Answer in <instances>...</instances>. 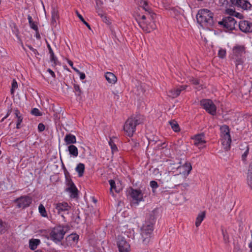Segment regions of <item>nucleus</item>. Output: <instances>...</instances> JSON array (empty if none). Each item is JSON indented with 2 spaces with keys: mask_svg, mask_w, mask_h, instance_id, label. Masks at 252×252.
I'll return each mask as SVG.
<instances>
[{
  "mask_svg": "<svg viewBox=\"0 0 252 252\" xmlns=\"http://www.w3.org/2000/svg\"><path fill=\"white\" fill-rule=\"evenodd\" d=\"M71 207L66 202L58 203L55 204V209L58 214H61L63 212L67 211Z\"/></svg>",
  "mask_w": 252,
  "mask_h": 252,
  "instance_id": "17",
  "label": "nucleus"
},
{
  "mask_svg": "<svg viewBox=\"0 0 252 252\" xmlns=\"http://www.w3.org/2000/svg\"><path fill=\"white\" fill-rule=\"evenodd\" d=\"M108 83L112 84H114L116 83L117 80H107Z\"/></svg>",
  "mask_w": 252,
  "mask_h": 252,
  "instance_id": "60",
  "label": "nucleus"
},
{
  "mask_svg": "<svg viewBox=\"0 0 252 252\" xmlns=\"http://www.w3.org/2000/svg\"><path fill=\"white\" fill-rule=\"evenodd\" d=\"M150 185L152 188L153 192H155L156 189L158 187V183L155 181H152L150 183Z\"/></svg>",
  "mask_w": 252,
  "mask_h": 252,
  "instance_id": "41",
  "label": "nucleus"
},
{
  "mask_svg": "<svg viewBox=\"0 0 252 252\" xmlns=\"http://www.w3.org/2000/svg\"><path fill=\"white\" fill-rule=\"evenodd\" d=\"M59 19H56V18H52L51 19V26L53 27H56V25H57V21Z\"/></svg>",
  "mask_w": 252,
  "mask_h": 252,
  "instance_id": "53",
  "label": "nucleus"
},
{
  "mask_svg": "<svg viewBox=\"0 0 252 252\" xmlns=\"http://www.w3.org/2000/svg\"><path fill=\"white\" fill-rule=\"evenodd\" d=\"M66 60H67V62L69 64V65H70V66L72 67V68L73 69V67H74L73 66V62H72L71 60H69V59H66Z\"/></svg>",
  "mask_w": 252,
  "mask_h": 252,
  "instance_id": "56",
  "label": "nucleus"
},
{
  "mask_svg": "<svg viewBox=\"0 0 252 252\" xmlns=\"http://www.w3.org/2000/svg\"><path fill=\"white\" fill-rule=\"evenodd\" d=\"M67 237L69 240L72 241L74 243L77 242L79 239V236L77 234H71Z\"/></svg>",
  "mask_w": 252,
  "mask_h": 252,
  "instance_id": "38",
  "label": "nucleus"
},
{
  "mask_svg": "<svg viewBox=\"0 0 252 252\" xmlns=\"http://www.w3.org/2000/svg\"><path fill=\"white\" fill-rule=\"evenodd\" d=\"M129 193L133 200L136 201L137 203L140 201L143 198V194L140 190L131 189V191Z\"/></svg>",
  "mask_w": 252,
  "mask_h": 252,
  "instance_id": "16",
  "label": "nucleus"
},
{
  "mask_svg": "<svg viewBox=\"0 0 252 252\" xmlns=\"http://www.w3.org/2000/svg\"><path fill=\"white\" fill-rule=\"evenodd\" d=\"M69 229V226L65 225H57L52 229L50 232L51 239L56 243L61 242L64 235Z\"/></svg>",
  "mask_w": 252,
  "mask_h": 252,
  "instance_id": "5",
  "label": "nucleus"
},
{
  "mask_svg": "<svg viewBox=\"0 0 252 252\" xmlns=\"http://www.w3.org/2000/svg\"><path fill=\"white\" fill-rule=\"evenodd\" d=\"M153 232L141 230L140 241L143 245H148L151 241Z\"/></svg>",
  "mask_w": 252,
  "mask_h": 252,
  "instance_id": "14",
  "label": "nucleus"
},
{
  "mask_svg": "<svg viewBox=\"0 0 252 252\" xmlns=\"http://www.w3.org/2000/svg\"><path fill=\"white\" fill-rule=\"evenodd\" d=\"M239 27L240 30L244 32H252V23L244 20L241 21L239 23Z\"/></svg>",
  "mask_w": 252,
  "mask_h": 252,
  "instance_id": "13",
  "label": "nucleus"
},
{
  "mask_svg": "<svg viewBox=\"0 0 252 252\" xmlns=\"http://www.w3.org/2000/svg\"><path fill=\"white\" fill-rule=\"evenodd\" d=\"M232 5L244 10L250 9L252 4L247 0H230Z\"/></svg>",
  "mask_w": 252,
  "mask_h": 252,
  "instance_id": "12",
  "label": "nucleus"
},
{
  "mask_svg": "<svg viewBox=\"0 0 252 252\" xmlns=\"http://www.w3.org/2000/svg\"><path fill=\"white\" fill-rule=\"evenodd\" d=\"M248 173H252V162L249 165Z\"/></svg>",
  "mask_w": 252,
  "mask_h": 252,
  "instance_id": "57",
  "label": "nucleus"
},
{
  "mask_svg": "<svg viewBox=\"0 0 252 252\" xmlns=\"http://www.w3.org/2000/svg\"><path fill=\"white\" fill-rule=\"evenodd\" d=\"M7 230V225L5 222L0 219V235L4 233Z\"/></svg>",
  "mask_w": 252,
  "mask_h": 252,
  "instance_id": "31",
  "label": "nucleus"
},
{
  "mask_svg": "<svg viewBox=\"0 0 252 252\" xmlns=\"http://www.w3.org/2000/svg\"><path fill=\"white\" fill-rule=\"evenodd\" d=\"M105 79H117L116 76L112 72H107L105 74Z\"/></svg>",
  "mask_w": 252,
  "mask_h": 252,
  "instance_id": "46",
  "label": "nucleus"
},
{
  "mask_svg": "<svg viewBox=\"0 0 252 252\" xmlns=\"http://www.w3.org/2000/svg\"><path fill=\"white\" fill-rule=\"evenodd\" d=\"M200 105L210 114L216 115L217 108L211 100L202 99L200 101Z\"/></svg>",
  "mask_w": 252,
  "mask_h": 252,
  "instance_id": "7",
  "label": "nucleus"
},
{
  "mask_svg": "<svg viewBox=\"0 0 252 252\" xmlns=\"http://www.w3.org/2000/svg\"><path fill=\"white\" fill-rule=\"evenodd\" d=\"M12 112V109L10 108V109H8V111H7V114L5 116H4L1 120V121H0V123H2L4 120V119H5L6 118H7L9 116V115L10 114V113H11Z\"/></svg>",
  "mask_w": 252,
  "mask_h": 252,
  "instance_id": "54",
  "label": "nucleus"
},
{
  "mask_svg": "<svg viewBox=\"0 0 252 252\" xmlns=\"http://www.w3.org/2000/svg\"><path fill=\"white\" fill-rule=\"evenodd\" d=\"M46 43H47V47L48 49L49 53L50 55V61L52 63H53V64L55 65H56L57 64L58 59L56 57V56L55 55L50 45L47 42V41H46Z\"/></svg>",
  "mask_w": 252,
  "mask_h": 252,
  "instance_id": "21",
  "label": "nucleus"
},
{
  "mask_svg": "<svg viewBox=\"0 0 252 252\" xmlns=\"http://www.w3.org/2000/svg\"><path fill=\"white\" fill-rule=\"evenodd\" d=\"M141 1H146V0H135V2L138 4H141Z\"/></svg>",
  "mask_w": 252,
  "mask_h": 252,
  "instance_id": "64",
  "label": "nucleus"
},
{
  "mask_svg": "<svg viewBox=\"0 0 252 252\" xmlns=\"http://www.w3.org/2000/svg\"><path fill=\"white\" fill-rule=\"evenodd\" d=\"M48 71L51 74V75H52V76L53 77H54V78L55 77V74L54 72V71H53L51 69H48Z\"/></svg>",
  "mask_w": 252,
  "mask_h": 252,
  "instance_id": "59",
  "label": "nucleus"
},
{
  "mask_svg": "<svg viewBox=\"0 0 252 252\" xmlns=\"http://www.w3.org/2000/svg\"><path fill=\"white\" fill-rule=\"evenodd\" d=\"M144 120V116L139 113H136L128 118L124 126V130L127 135L129 137L132 136L136 130V126L142 124Z\"/></svg>",
  "mask_w": 252,
  "mask_h": 252,
  "instance_id": "3",
  "label": "nucleus"
},
{
  "mask_svg": "<svg viewBox=\"0 0 252 252\" xmlns=\"http://www.w3.org/2000/svg\"><path fill=\"white\" fill-rule=\"evenodd\" d=\"M196 18L197 23L204 29L210 30L216 23L214 13L207 9L199 10Z\"/></svg>",
  "mask_w": 252,
  "mask_h": 252,
  "instance_id": "2",
  "label": "nucleus"
},
{
  "mask_svg": "<svg viewBox=\"0 0 252 252\" xmlns=\"http://www.w3.org/2000/svg\"><path fill=\"white\" fill-rule=\"evenodd\" d=\"M40 243V241L37 239H32L29 241V247L32 250H35Z\"/></svg>",
  "mask_w": 252,
  "mask_h": 252,
  "instance_id": "26",
  "label": "nucleus"
},
{
  "mask_svg": "<svg viewBox=\"0 0 252 252\" xmlns=\"http://www.w3.org/2000/svg\"><path fill=\"white\" fill-rule=\"evenodd\" d=\"M73 69L75 72H76L78 74H79L80 75V79H85V78L86 75H85V73H84L83 72H81L78 69H77L75 67H73Z\"/></svg>",
  "mask_w": 252,
  "mask_h": 252,
  "instance_id": "49",
  "label": "nucleus"
},
{
  "mask_svg": "<svg viewBox=\"0 0 252 252\" xmlns=\"http://www.w3.org/2000/svg\"><path fill=\"white\" fill-rule=\"evenodd\" d=\"M225 55H226L225 50L220 49L219 51L218 55H219V57H220L221 58H223L225 56Z\"/></svg>",
  "mask_w": 252,
  "mask_h": 252,
  "instance_id": "48",
  "label": "nucleus"
},
{
  "mask_svg": "<svg viewBox=\"0 0 252 252\" xmlns=\"http://www.w3.org/2000/svg\"><path fill=\"white\" fill-rule=\"evenodd\" d=\"M18 88V84L15 80H13L10 90L11 94H13L16 89Z\"/></svg>",
  "mask_w": 252,
  "mask_h": 252,
  "instance_id": "43",
  "label": "nucleus"
},
{
  "mask_svg": "<svg viewBox=\"0 0 252 252\" xmlns=\"http://www.w3.org/2000/svg\"><path fill=\"white\" fill-rule=\"evenodd\" d=\"M70 187L66 189L67 191H69L71 193V197L72 198H76L78 196V189L75 187L73 182H71Z\"/></svg>",
  "mask_w": 252,
  "mask_h": 252,
  "instance_id": "22",
  "label": "nucleus"
},
{
  "mask_svg": "<svg viewBox=\"0 0 252 252\" xmlns=\"http://www.w3.org/2000/svg\"><path fill=\"white\" fill-rule=\"evenodd\" d=\"M52 18L59 19V16L58 11L55 8H53L52 10Z\"/></svg>",
  "mask_w": 252,
  "mask_h": 252,
  "instance_id": "47",
  "label": "nucleus"
},
{
  "mask_svg": "<svg viewBox=\"0 0 252 252\" xmlns=\"http://www.w3.org/2000/svg\"><path fill=\"white\" fill-rule=\"evenodd\" d=\"M131 144L132 147H135V148L138 147L139 145V143L138 142H137L133 140H132Z\"/></svg>",
  "mask_w": 252,
  "mask_h": 252,
  "instance_id": "55",
  "label": "nucleus"
},
{
  "mask_svg": "<svg viewBox=\"0 0 252 252\" xmlns=\"http://www.w3.org/2000/svg\"><path fill=\"white\" fill-rule=\"evenodd\" d=\"M28 19L29 21V23L30 26V27L34 30L35 31H38V27L34 23V22L32 21V16H31L30 15L28 16Z\"/></svg>",
  "mask_w": 252,
  "mask_h": 252,
  "instance_id": "32",
  "label": "nucleus"
},
{
  "mask_svg": "<svg viewBox=\"0 0 252 252\" xmlns=\"http://www.w3.org/2000/svg\"><path fill=\"white\" fill-rule=\"evenodd\" d=\"M97 12L99 16L101 18L102 20L107 24H109L110 23L109 20L108 19L107 16L102 11L99 9L97 10Z\"/></svg>",
  "mask_w": 252,
  "mask_h": 252,
  "instance_id": "33",
  "label": "nucleus"
},
{
  "mask_svg": "<svg viewBox=\"0 0 252 252\" xmlns=\"http://www.w3.org/2000/svg\"><path fill=\"white\" fill-rule=\"evenodd\" d=\"M237 22L232 16H228L223 18L221 21L219 22L218 24L222 26L223 28L229 31H232L235 28V25Z\"/></svg>",
  "mask_w": 252,
  "mask_h": 252,
  "instance_id": "9",
  "label": "nucleus"
},
{
  "mask_svg": "<svg viewBox=\"0 0 252 252\" xmlns=\"http://www.w3.org/2000/svg\"><path fill=\"white\" fill-rule=\"evenodd\" d=\"M187 86H180L179 87L176 88V89H172V90H170L169 91V96L172 97V98H175V97H177V96H178L181 92L185 90L187 88Z\"/></svg>",
  "mask_w": 252,
  "mask_h": 252,
  "instance_id": "18",
  "label": "nucleus"
},
{
  "mask_svg": "<svg viewBox=\"0 0 252 252\" xmlns=\"http://www.w3.org/2000/svg\"><path fill=\"white\" fill-rule=\"evenodd\" d=\"M76 14L79 19L88 28V29L91 30L90 25L86 22L83 16L79 13L78 11H76Z\"/></svg>",
  "mask_w": 252,
  "mask_h": 252,
  "instance_id": "36",
  "label": "nucleus"
},
{
  "mask_svg": "<svg viewBox=\"0 0 252 252\" xmlns=\"http://www.w3.org/2000/svg\"><path fill=\"white\" fill-rule=\"evenodd\" d=\"M35 32H36V38L40 39V34L39 33L38 30L37 31H35Z\"/></svg>",
  "mask_w": 252,
  "mask_h": 252,
  "instance_id": "63",
  "label": "nucleus"
},
{
  "mask_svg": "<svg viewBox=\"0 0 252 252\" xmlns=\"http://www.w3.org/2000/svg\"><path fill=\"white\" fill-rule=\"evenodd\" d=\"M14 112L15 117L17 118L16 128L19 129L21 128L20 125L21 123L23 122V117L21 114L20 111L17 109V108L14 109Z\"/></svg>",
  "mask_w": 252,
  "mask_h": 252,
  "instance_id": "23",
  "label": "nucleus"
},
{
  "mask_svg": "<svg viewBox=\"0 0 252 252\" xmlns=\"http://www.w3.org/2000/svg\"><path fill=\"white\" fill-rule=\"evenodd\" d=\"M31 114L35 116H40L42 115V113L40 112L39 109L36 108H33L32 110Z\"/></svg>",
  "mask_w": 252,
  "mask_h": 252,
  "instance_id": "44",
  "label": "nucleus"
},
{
  "mask_svg": "<svg viewBox=\"0 0 252 252\" xmlns=\"http://www.w3.org/2000/svg\"><path fill=\"white\" fill-rule=\"evenodd\" d=\"M68 151L70 156L73 157H77L78 155V149L74 145H70L68 146Z\"/></svg>",
  "mask_w": 252,
  "mask_h": 252,
  "instance_id": "25",
  "label": "nucleus"
},
{
  "mask_svg": "<svg viewBox=\"0 0 252 252\" xmlns=\"http://www.w3.org/2000/svg\"><path fill=\"white\" fill-rule=\"evenodd\" d=\"M48 252H58V251L54 248H50Z\"/></svg>",
  "mask_w": 252,
  "mask_h": 252,
  "instance_id": "62",
  "label": "nucleus"
},
{
  "mask_svg": "<svg viewBox=\"0 0 252 252\" xmlns=\"http://www.w3.org/2000/svg\"><path fill=\"white\" fill-rule=\"evenodd\" d=\"M137 91L139 92V93H138V95H140L141 94H143L145 92V89L143 88V87L141 85L137 87Z\"/></svg>",
  "mask_w": 252,
  "mask_h": 252,
  "instance_id": "50",
  "label": "nucleus"
},
{
  "mask_svg": "<svg viewBox=\"0 0 252 252\" xmlns=\"http://www.w3.org/2000/svg\"><path fill=\"white\" fill-rule=\"evenodd\" d=\"M45 126L42 123H39L38 125V130L39 132H42L45 130Z\"/></svg>",
  "mask_w": 252,
  "mask_h": 252,
  "instance_id": "51",
  "label": "nucleus"
},
{
  "mask_svg": "<svg viewBox=\"0 0 252 252\" xmlns=\"http://www.w3.org/2000/svg\"><path fill=\"white\" fill-rule=\"evenodd\" d=\"M245 146L246 147V149L245 151L244 152V153L242 155V159L243 161H245L246 160V158L248 155L249 151V146L246 143L245 144Z\"/></svg>",
  "mask_w": 252,
  "mask_h": 252,
  "instance_id": "40",
  "label": "nucleus"
},
{
  "mask_svg": "<svg viewBox=\"0 0 252 252\" xmlns=\"http://www.w3.org/2000/svg\"><path fill=\"white\" fill-rule=\"evenodd\" d=\"M226 12L230 16H234L236 11L232 9H226Z\"/></svg>",
  "mask_w": 252,
  "mask_h": 252,
  "instance_id": "52",
  "label": "nucleus"
},
{
  "mask_svg": "<svg viewBox=\"0 0 252 252\" xmlns=\"http://www.w3.org/2000/svg\"><path fill=\"white\" fill-rule=\"evenodd\" d=\"M245 53L246 48L244 45H236L232 49L231 59L235 63L237 70H241L243 68L244 61L242 56Z\"/></svg>",
  "mask_w": 252,
  "mask_h": 252,
  "instance_id": "4",
  "label": "nucleus"
},
{
  "mask_svg": "<svg viewBox=\"0 0 252 252\" xmlns=\"http://www.w3.org/2000/svg\"><path fill=\"white\" fill-rule=\"evenodd\" d=\"M223 127L224 128V132L225 133L224 134L223 139L222 141V145L223 146L224 149L225 151H228L230 148L231 139L229 134V129L228 126H225Z\"/></svg>",
  "mask_w": 252,
  "mask_h": 252,
  "instance_id": "11",
  "label": "nucleus"
},
{
  "mask_svg": "<svg viewBox=\"0 0 252 252\" xmlns=\"http://www.w3.org/2000/svg\"><path fill=\"white\" fill-rule=\"evenodd\" d=\"M109 145L111 147L112 153L118 151V148L112 139L109 140Z\"/></svg>",
  "mask_w": 252,
  "mask_h": 252,
  "instance_id": "39",
  "label": "nucleus"
},
{
  "mask_svg": "<svg viewBox=\"0 0 252 252\" xmlns=\"http://www.w3.org/2000/svg\"><path fill=\"white\" fill-rule=\"evenodd\" d=\"M205 212L203 211L201 212L198 215L195 221V226L196 227H198L200 225L201 223L205 217Z\"/></svg>",
  "mask_w": 252,
  "mask_h": 252,
  "instance_id": "27",
  "label": "nucleus"
},
{
  "mask_svg": "<svg viewBox=\"0 0 252 252\" xmlns=\"http://www.w3.org/2000/svg\"><path fill=\"white\" fill-rule=\"evenodd\" d=\"M11 29H12V32L13 33H14L16 36L17 37V38L18 39H20V37H19V30L17 28V27L16 26V24L15 23H13L11 25Z\"/></svg>",
  "mask_w": 252,
  "mask_h": 252,
  "instance_id": "35",
  "label": "nucleus"
},
{
  "mask_svg": "<svg viewBox=\"0 0 252 252\" xmlns=\"http://www.w3.org/2000/svg\"><path fill=\"white\" fill-rule=\"evenodd\" d=\"M206 143L204 140V134L202 133L195 136L194 145L197 146H200Z\"/></svg>",
  "mask_w": 252,
  "mask_h": 252,
  "instance_id": "19",
  "label": "nucleus"
},
{
  "mask_svg": "<svg viewBox=\"0 0 252 252\" xmlns=\"http://www.w3.org/2000/svg\"><path fill=\"white\" fill-rule=\"evenodd\" d=\"M66 181L67 182V184L68 187H70L71 185L72 184L71 182H73L71 180V179L66 178Z\"/></svg>",
  "mask_w": 252,
  "mask_h": 252,
  "instance_id": "58",
  "label": "nucleus"
},
{
  "mask_svg": "<svg viewBox=\"0 0 252 252\" xmlns=\"http://www.w3.org/2000/svg\"><path fill=\"white\" fill-rule=\"evenodd\" d=\"M84 83H85V82H84L82 80H81V82L79 83V84H78L76 83V80H74V83H73L74 88V90L76 92V94L77 95H81L82 92L81 91L80 86H81L82 87H84Z\"/></svg>",
  "mask_w": 252,
  "mask_h": 252,
  "instance_id": "24",
  "label": "nucleus"
},
{
  "mask_svg": "<svg viewBox=\"0 0 252 252\" xmlns=\"http://www.w3.org/2000/svg\"><path fill=\"white\" fill-rule=\"evenodd\" d=\"M191 82L195 86H198L195 87L196 89L200 90L203 88V85L200 84L199 80H191Z\"/></svg>",
  "mask_w": 252,
  "mask_h": 252,
  "instance_id": "37",
  "label": "nucleus"
},
{
  "mask_svg": "<svg viewBox=\"0 0 252 252\" xmlns=\"http://www.w3.org/2000/svg\"><path fill=\"white\" fill-rule=\"evenodd\" d=\"M177 169L180 170V173L188 175L192 170V166L190 162L186 161L182 166H178Z\"/></svg>",
  "mask_w": 252,
  "mask_h": 252,
  "instance_id": "15",
  "label": "nucleus"
},
{
  "mask_svg": "<svg viewBox=\"0 0 252 252\" xmlns=\"http://www.w3.org/2000/svg\"><path fill=\"white\" fill-rule=\"evenodd\" d=\"M66 145H73L76 142V138L75 135L70 133L67 134L64 138Z\"/></svg>",
  "mask_w": 252,
  "mask_h": 252,
  "instance_id": "20",
  "label": "nucleus"
},
{
  "mask_svg": "<svg viewBox=\"0 0 252 252\" xmlns=\"http://www.w3.org/2000/svg\"><path fill=\"white\" fill-rule=\"evenodd\" d=\"M38 210L41 216L43 217H46L47 216V212L43 204H40L39 205L38 207Z\"/></svg>",
  "mask_w": 252,
  "mask_h": 252,
  "instance_id": "34",
  "label": "nucleus"
},
{
  "mask_svg": "<svg viewBox=\"0 0 252 252\" xmlns=\"http://www.w3.org/2000/svg\"><path fill=\"white\" fill-rule=\"evenodd\" d=\"M117 245L119 252H130V244L124 237L120 235L118 236Z\"/></svg>",
  "mask_w": 252,
  "mask_h": 252,
  "instance_id": "8",
  "label": "nucleus"
},
{
  "mask_svg": "<svg viewBox=\"0 0 252 252\" xmlns=\"http://www.w3.org/2000/svg\"><path fill=\"white\" fill-rule=\"evenodd\" d=\"M169 123L171 126L172 129L175 132H179L180 130L179 126L176 121L171 120L169 122Z\"/></svg>",
  "mask_w": 252,
  "mask_h": 252,
  "instance_id": "30",
  "label": "nucleus"
},
{
  "mask_svg": "<svg viewBox=\"0 0 252 252\" xmlns=\"http://www.w3.org/2000/svg\"><path fill=\"white\" fill-rule=\"evenodd\" d=\"M17 203V207L18 208H25L30 206L32 203V198L28 196H22L14 200Z\"/></svg>",
  "mask_w": 252,
  "mask_h": 252,
  "instance_id": "10",
  "label": "nucleus"
},
{
  "mask_svg": "<svg viewBox=\"0 0 252 252\" xmlns=\"http://www.w3.org/2000/svg\"><path fill=\"white\" fill-rule=\"evenodd\" d=\"M138 5L139 6V7L142 8L144 10H145L146 12H147L146 13L152 14L151 13V9L148 4L147 0L141 1V4H139Z\"/></svg>",
  "mask_w": 252,
  "mask_h": 252,
  "instance_id": "29",
  "label": "nucleus"
},
{
  "mask_svg": "<svg viewBox=\"0 0 252 252\" xmlns=\"http://www.w3.org/2000/svg\"><path fill=\"white\" fill-rule=\"evenodd\" d=\"M155 16V13H145L143 15L137 14L135 20L143 31L150 32L156 28V24L154 21Z\"/></svg>",
  "mask_w": 252,
  "mask_h": 252,
  "instance_id": "1",
  "label": "nucleus"
},
{
  "mask_svg": "<svg viewBox=\"0 0 252 252\" xmlns=\"http://www.w3.org/2000/svg\"><path fill=\"white\" fill-rule=\"evenodd\" d=\"M234 16L237 17H239L240 19L243 17L242 15L239 13L236 12L235 13Z\"/></svg>",
  "mask_w": 252,
  "mask_h": 252,
  "instance_id": "61",
  "label": "nucleus"
},
{
  "mask_svg": "<svg viewBox=\"0 0 252 252\" xmlns=\"http://www.w3.org/2000/svg\"><path fill=\"white\" fill-rule=\"evenodd\" d=\"M85 170V165L83 163H79L76 167V170L78 173L79 177H82L83 175Z\"/></svg>",
  "mask_w": 252,
  "mask_h": 252,
  "instance_id": "28",
  "label": "nucleus"
},
{
  "mask_svg": "<svg viewBox=\"0 0 252 252\" xmlns=\"http://www.w3.org/2000/svg\"><path fill=\"white\" fill-rule=\"evenodd\" d=\"M109 183L110 185V192H112L113 194L112 189H115L116 191L117 192V190H116V185H115V182L113 180H109Z\"/></svg>",
  "mask_w": 252,
  "mask_h": 252,
  "instance_id": "45",
  "label": "nucleus"
},
{
  "mask_svg": "<svg viewBox=\"0 0 252 252\" xmlns=\"http://www.w3.org/2000/svg\"><path fill=\"white\" fill-rule=\"evenodd\" d=\"M156 220V217L155 214V211H154L147 216L146 220L141 228V230L153 232Z\"/></svg>",
  "mask_w": 252,
  "mask_h": 252,
  "instance_id": "6",
  "label": "nucleus"
},
{
  "mask_svg": "<svg viewBox=\"0 0 252 252\" xmlns=\"http://www.w3.org/2000/svg\"><path fill=\"white\" fill-rule=\"evenodd\" d=\"M247 184L248 186L252 189V173L247 174Z\"/></svg>",
  "mask_w": 252,
  "mask_h": 252,
  "instance_id": "42",
  "label": "nucleus"
}]
</instances>
